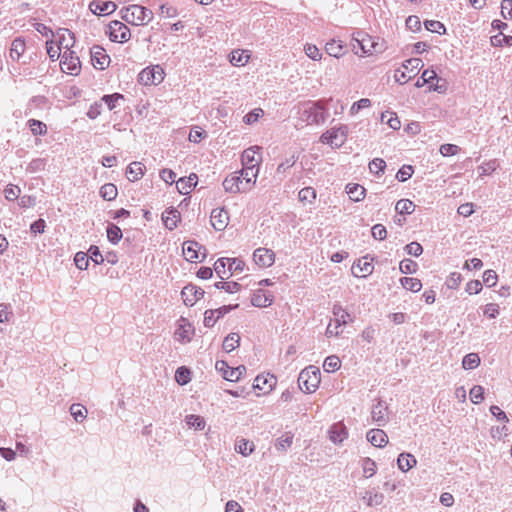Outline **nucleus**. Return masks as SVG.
Wrapping results in <instances>:
<instances>
[{"label": "nucleus", "instance_id": "nucleus-43", "mask_svg": "<svg viewBox=\"0 0 512 512\" xmlns=\"http://www.w3.org/2000/svg\"><path fill=\"white\" fill-rule=\"evenodd\" d=\"M240 344V336L238 333H230L228 334L224 341H223V349L226 351V352H231L233 351L236 347H238Z\"/></svg>", "mask_w": 512, "mask_h": 512}, {"label": "nucleus", "instance_id": "nucleus-39", "mask_svg": "<svg viewBox=\"0 0 512 512\" xmlns=\"http://www.w3.org/2000/svg\"><path fill=\"white\" fill-rule=\"evenodd\" d=\"M59 46L65 50H71V48L75 44L74 34L70 32L68 29L62 30V33L59 34Z\"/></svg>", "mask_w": 512, "mask_h": 512}, {"label": "nucleus", "instance_id": "nucleus-13", "mask_svg": "<svg viewBox=\"0 0 512 512\" xmlns=\"http://www.w3.org/2000/svg\"><path fill=\"white\" fill-rule=\"evenodd\" d=\"M244 181L238 175L237 172L226 177L223 181V188L229 193H246L248 192V186L244 187Z\"/></svg>", "mask_w": 512, "mask_h": 512}, {"label": "nucleus", "instance_id": "nucleus-45", "mask_svg": "<svg viewBox=\"0 0 512 512\" xmlns=\"http://www.w3.org/2000/svg\"><path fill=\"white\" fill-rule=\"evenodd\" d=\"M117 187L113 183H106L100 188V195L104 200L112 201L117 197Z\"/></svg>", "mask_w": 512, "mask_h": 512}, {"label": "nucleus", "instance_id": "nucleus-9", "mask_svg": "<svg viewBox=\"0 0 512 512\" xmlns=\"http://www.w3.org/2000/svg\"><path fill=\"white\" fill-rule=\"evenodd\" d=\"M109 36L111 41L123 43L130 39L131 33L124 23L114 20L109 24Z\"/></svg>", "mask_w": 512, "mask_h": 512}, {"label": "nucleus", "instance_id": "nucleus-56", "mask_svg": "<svg viewBox=\"0 0 512 512\" xmlns=\"http://www.w3.org/2000/svg\"><path fill=\"white\" fill-rule=\"evenodd\" d=\"M217 289L224 290L228 293H236L240 291L241 285L237 282H216L214 285Z\"/></svg>", "mask_w": 512, "mask_h": 512}, {"label": "nucleus", "instance_id": "nucleus-47", "mask_svg": "<svg viewBox=\"0 0 512 512\" xmlns=\"http://www.w3.org/2000/svg\"><path fill=\"white\" fill-rule=\"evenodd\" d=\"M381 120L385 121L393 130H398L401 127V122L394 112L386 111L382 113Z\"/></svg>", "mask_w": 512, "mask_h": 512}, {"label": "nucleus", "instance_id": "nucleus-36", "mask_svg": "<svg viewBox=\"0 0 512 512\" xmlns=\"http://www.w3.org/2000/svg\"><path fill=\"white\" fill-rule=\"evenodd\" d=\"M199 244L195 241H186L183 244V254L186 260L193 262L198 259Z\"/></svg>", "mask_w": 512, "mask_h": 512}, {"label": "nucleus", "instance_id": "nucleus-51", "mask_svg": "<svg viewBox=\"0 0 512 512\" xmlns=\"http://www.w3.org/2000/svg\"><path fill=\"white\" fill-rule=\"evenodd\" d=\"M106 232L107 238L112 244H117L122 238V231L115 224H109Z\"/></svg>", "mask_w": 512, "mask_h": 512}, {"label": "nucleus", "instance_id": "nucleus-32", "mask_svg": "<svg viewBox=\"0 0 512 512\" xmlns=\"http://www.w3.org/2000/svg\"><path fill=\"white\" fill-rule=\"evenodd\" d=\"M145 166L141 162H132L126 169L127 178L135 182L144 175Z\"/></svg>", "mask_w": 512, "mask_h": 512}, {"label": "nucleus", "instance_id": "nucleus-30", "mask_svg": "<svg viewBox=\"0 0 512 512\" xmlns=\"http://www.w3.org/2000/svg\"><path fill=\"white\" fill-rule=\"evenodd\" d=\"M250 53L248 50H233L229 55V61L233 66L241 67L248 63Z\"/></svg>", "mask_w": 512, "mask_h": 512}, {"label": "nucleus", "instance_id": "nucleus-57", "mask_svg": "<svg viewBox=\"0 0 512 512\" xmlns=\"http://www.w3.org/2000/svg\"><path fill=\"white\" fill-rule=\"evenodd\" d=\"M46 166V159L44 158H36L33 159L26 168V171L29 173H36L40 172L45 169Z\"/></svg>", "mask_w": 512, "mask_h": 512}, {"label": "nucleus", "instance_id": "nucleus-46", "mask_svg": "<svg viewBox=\"0 0 512 512\" xmlns=\"http://www.w3.org/2000/svg\"><path fill=\"white\" fill-rule=\"evenodd\" d=\"M415 209L414 203L409 199H401L395 205V210L400 215L411 214Z\"/></svg>", "mask_w": 512, "mask_h": 512}, {"label": "nucleus", "instance_id": "nucleus-3", "mask_svg": "<svg viewBox=\"0 0 512 512\" xmlns=\"http://www.w3.org/2000/svg\"><path fill=\"white\" fill-rule=\"evenodd\" d=\"M320 371L315 366L303 369L298 377L299 388L306 393H313L320 384Z\"/></svg>", "mask_w": 512, "mask_h": 512}, {"label": "nucleus", "instance_id": "nucleus-11", "mask_svg": "<svg viewBox=\"0 0 512 512\" xmlns=\"http://www.w3.org/2000/svg\"><path fill=\"white\" fill-rule=\"evenodd\" d=\"M215 367L222 373L224 379L231 382L238 381L241 375L246 371V368L242 365L231 368L225 361H217Z\"/></svg>", "mask_w": 512, "mask_h": 512}, {"label": "nucleus", "instance_id": "nucleus-2", "mask_svg": "<svg viewBox=\"0 0 512 512\" xmlns=\"http://www.w3.org/2000/svg\"><path fill=\"white\" fill-rule=\"evenodd\" d=\"M120 15L126 23L134 26L147 25L154 17V14L150 9L138 4L123 7L120 10Z\"/></svg>", "mask_w": 512, "mask_h": 512}, {"label": "nucleus", "instance_id": "nucleus-22", "mask_svg": "<svg viewBox=\"0 0 512 512\" xmlns=\"http://www.w3.org/2000/svg\"><path fill=\"white\" fill-rule=\"evenodd\" d=\"M276 378L273 375H258L253 383V388L260 390L263 394L269 393L276 385Z\"/></svg>", "mask_w": 512, "mask_h": 512}, {"label": "nucleus", "instance_id": "nucleus-27", "mask_svg": "<svg viewBox=\"0 0 512 512\" xmlns=\"http://www.w3.org/2000/svg\"><path fill=\"white\" fill-rule=\"evenodd\" d=\"M258 168L254 166H243L240 172H237L241 179L244 181V187L248 186V191L252 189L258 176Z\"/></svg>", "mask_w": 512, "mask_h": 512}, {"label": "nucleus", "instance_id": "nucleus-64", "mask_svg": "<svg viewBox=\"0 0 512 512\" xmlns=\"http://www.w3.org/2000/svg\"><path fill=\"white\" fill-rule=\"evenodd\" d=\"M501 15L504 19L512 20V0H502Z\"/></svg>", "mask_w": 512, "mask_h": 512}, {"label": "nucleus", "instance_id": "nucleus-1", "mask_svg": "<svg viewBox=\"0 0 512 512\" xmlns=\"http://www.w3.org/2000/svg\"><path fill=\"white\" fill-rule=\"evenodd\" d=\"M299 120L307 125L325 122L327 114L322 101H306L298 106Z\"/></svg>", "mask_w": 512, "mask_h": 512}, {"label": "nucleus", "instance_id": "nucleus-21", "mask_svg": "<svg viewBox=\"0 0 512 512\" xmlns=\"http://www.w3.org/2000/svg\"><path fill=\"white\" fill-rule=\"evenodd\" d=\"M261 147L252 146L243 151L241 160L243 166H254L258 168V165L261 161V157L259 155Z\"/></svg>", "mask_w": 512, "mask_h": 512}, {"label": "nucleus", "instance_id": "nucleus-59", "mask_svg": "<svg viewBox=\"0 0 512 512\" xmlns=\"http://www.w3.org/2000/svg\"><path fill=\"white\" fill-rule=\"evenodd\" d=\"M304 51L307 57H309L311 60L319 61L322 58V53L318 49V47L314 44L307 43L304 46Z\"/></svg>", "mask_w": 512, "mask_h": 512}, {"label": "nucleus", "instance_id": "nucleus-12", "mask_svg": "<svg viewBox=\"0 0 512 512\" xmlns=\"http://www.w3.org/2000/svg\"><path fill=\"white\" fill-rule=\"evenodd\" d=\"M253 260L260 268H268L275 262V253L268 248H257L253 253Z\"/></svg>", "mask_w": 512, "mask_h": 512}, {"label": "nucleus", "instance_id": "nucleus-24", "mask_svg": "<svg viewBox=\"0 0 512 512\" xmlns=\"http://www.w3.org/2000/svg\"><path fill=\"white\" fill-rule=\"evenodd\" d=\"M198 177L195 173L190 174L188 177H182L176 182V188L182 195H188L193 188L197 185Z\"/></svg>", "mask_w": 512, "mask_h": 512}, {"label": "nucleus", "instance_id": "nucleus-14", "mask_svg": "<svg viewBox=\"0 0 512 512\" xmlns=\"http://www.w3.org/2000/svg\"><path fill=\"white\" fill-rule=\"evenodd\" d=\"M194 334V327L184 317L178 320V327L175 331V339L179 342L187 343L190 342Z\"/></svg>", "mask_w": 512, "mask_h": 512}, {"label": "nucleus", "instance_id": "nucleus-33", "mask_svg": "<svg viewBox=\"0 0 512 512\" xmlns=\"http://www.w3.org/2000/svg\"><path fill=\"white\" fill-rule=\"evenodd\" d=\"M180 219V213L176 209H170L163 213L162 220L165 227L169 230H173L177 227V223Z\"/></svg>", "mask_w": 512, "mask_h": 512}, {"label": "nucleus", "instance_id": "nucleus-20", "mask_svg": "<svg viewBox=\"0 0 512 512\" xmlns=\"http://www.w3.org/2000/svg\"><path fill=\"white\" fill-rule=\"evenodd\" d=\"M374 266L372 260H368L367 257H363L352 266V274L355 277L365 278L372 274Z\"/></svg>", "mask_w": 512, "mask_h": 512}, {"label": "nucleus", "instance_id": "nucleus-37", "mask_svg": "<svg viewBox=\"0 0 512 512\" xmlns=\"http://www.w3.org/2000/svg\"><path fill=\"white\" fill-rule=\"evenodd\" d=\"M187 426L196 431H202L206 427V421L204 417L200 415L190 414L185 417Z\"/></svg>", "mask_w": 512, "mask_h": 512}, {"label": "nucleus", "instance_id": "nucleus-54", "mask_svg": "<svg viewBox=\"0 0 512 512\" xmlns=\"http://www.w3.org/2000/svg\"><path fill=\"white\" fill-rule=\"evenodd\" d=\"M226 266H228V263H227V259L226 258H219L215 263H214V271L216 272V274L221 278V279H225V278H228L230 276V274L228 273V271L226 270Z\"/></svg>", "mask_w": 512, "mask_h": 512}, {"label": "nucleus", "instance_id": "nucleus-38", "mask_svg": "<svg viewBox=\"0 0 512 512\" xmlns=\"http://www.w3.org/2000/svg\"><path fill=\"white\" fill-rule=\"evenodd\" d=\"M294 439V434L290 431L283 433L275 441V448L278 451H286L291 447Z\"/></svg>", "mask_w": 512, "mask_h": 512}, {"label": "nucleus", "instance_id": "nucleus-26", "mask_svg": "<svg viewBox=\"0 0 512 512\" xmlns=\"http://www.w3.org/2000/svg\"><path fill=\"white\" fill-rule=\"evenodd\" d=\"M361 499L368 507H375L381 505L384 502L385 496L383 493L378 492L375 488H372L362 493Z\"/></svg>", "mask_w": 512, "mask_h": 512}, {"label": "nucleus", "instance_id": "nucleus-5", "mask_svg": "<svg viewBox=\"0 0 512 512\" xmlns=\"http://www.w3.org/2000/svg\"><path fill=\"white\" fill-rule=\"evenodd\" d=\"M352 40L355 41L360 48L362 52L361 56L372 55L382 50V46L379 45L377 39L365 32L358 31L353 33Z\"/></svg>", "mask_w": 512, "mask_h": 512}, {"label": "nucleus", "instance_id": "nucleus-4", "mask_svg": "<svg viewBox=\"0 0 512 512\" xmlns=\"http://www.w3.org/2000/svg\"><path fill=\"white\" fill-rule=\"evenodd\" d=\"M423 66L422 60L419 58H411L402 64V68L395 70L394 79L399 84H405L413 76H415Z\"/></svg>", "mask_w": 512, "mask_h": 512}, {"label": "nucleus", "instance_id": "nucleus-44", "mask_svg": "<svg viewBox=\"0 0 512 512\" xmlns=\"http://www.w3.org/2000/svg\"><path fill=\"white\" fill-rule=\"evenodd\" d=\"M480 357L477 353H469L462 360V367L465 370H473L480 365Z\"/></svg>", "mask_w": 512, "mask_h": 512}, {"label": "nucleus", "instance_id": "nucleus-41", "mask_svg": "<svg viewBox=\"0 0 512 512\" xmlns=\"http://www.w3.org/2000/svg\"><path fill=\"white\" fill-rule=\"evenodd\" d=\"M361 467H362V470H363V476L365 478H371L377 472L376 462L373 459L369 458V457H365V458L362 459Z\"/></svg>", "mask_w": 512, "mask_h": 512}, {"label": "nucleus", "instance_id": "nucleus-62", "mask_svg": "<svg viewBox=\"0 0 512 512\" xmlns=\"http://www.w3.org/2000/svg\"><path fill=\"white\" fill-rule=\"evenodd\" d=\"M74 263L80 270H86L89 265V258L85 252H77L74 257Z\"/></svg>", "mask_w": 512, "mask_h": 512}, {"label": "nucleus", "instance_id": "nucleus-25", "mask_svg": "<svg viewBox=\"0 0 512 512\" xmlns=\"http://www.w3.org/2000/svg\"><path fill=\"white\" fill-rule=\"evenodd\" d=\"M273 298L272 293L258 289L252 295L251 303L255 307L264 308L272 304Z\"/></svg>", "mask_w": 512, "mask_h": 512}, {"label": "nucleus", "instance_id": "nucleus-8", "mask_svg": "<svg viewBox=\"0 0 512 512\" xmlns=\"http://www.w3.org/2000/svg\"><path fill=\"white\" fill-rule=\"evenodd\" d=\"M164 70L159 65L146 67L139 73V82L144 85H156L163 81Z\"/></svg>", "mask_w": 512, "mask_h": 512}, {"label": "nucleus", "instance_id": "nucleus-6", "mask_svg": "<svg viewBox=\"0 0 512 512\" xmlns=\"http://www.w3.org/2000/svg\"><path fill=\"white\" fill-rule=\"evenodd\" d=\"M348 134V127L346 125H340L339 127L331 128L330 130L323 133L320 137L322 143L329 144L331 147H341Z\"/></svg>", "mask_w": 512, "mask_h": 512}, {"label": "nucleus", "instance_id": "nucleus-31", "mask_svg": "<svg viewBox=\"0 0 512 512\" xmlns=\"http://www.w3.org/2000/svg\"><path fill=\"white\" fill-rule=\"evenodd\" d=\"M332 313L338 326L346 325L351 320L350 314L338 303L333 305Z\"/></svg>", "mask_w": 512, "mask_h": 512}, {"label": "nucleus", "instance_id": "nucleus-58", "mask_svg": "<svg viewBox=\"0 0 512 512\" xmlns=\"http://www.w3.org/2000/svg\"><path fill=\"white\" fill-rule=\"evenodd\" d=\"M175 380L180 385H185L190 381V371L186 367H179L175 372Z\"/></svg>", "mask_w": 512, "mask_h": 512}, {"label": "nucleus", "instance_id": "nucleus-15", "mask_svg": "<svg viewBox=\"0 0 512 512\" xmlns=\"http://www.w3.org/2000/svg\"><path fill=\"white\" fill-rule=\"evenodd\" d=\"M204 293L202 288L189 284L182 289L181 296L186 306H193L204 296Z\"/></svg>", "mask_w": 512, "mask_h": 512}, {"label": "nucleus", "instance_id": "nucleus-55", "mask_svg": "<svg viewBox=\"0 0 512 512\" xmlns=\"http://www.w3.org/2000/svg\"><path fill=\"white\" fill-rule=\"evenodd\" d=\"M228 263V273L242 272L245 268V262L238 258H226Z\"/></svg>", "mask_w": 512, "mask_h": 512}, {"label": "nucleus", "instance_id": "nucleus-42", "mask_svg": "<svg viewBox=\"0 0 512 512\" xmlns=\"http://www.w3.org/2000/svg\"><path fill=\"white\" fill-rule=\"evenodd\" d=\"M402 287L411 292H418L422 288V283L418 278L403 277L400 279Z\"/></svg>", "mask_w": 512, "mask_h": 512}, {"label": "nucleus", "instance_id": "nucleus-40", "mask_svg": "<svg viewBox=\"0 0 512 512\" xmlns=\"http://www.w3.org/2000/svg\"><path fill=\"white\" fill-rule=\"evenodd\" d=\"M70 414L77 423H82L86 418L88 411L85 406L79 403H74L70 406Z\"/></svg>", "mask_w": 512, "mask_h": 512}, {"label": "nucleus", "instance_id": "nucleus-7", "mask_svg": "<svg viewBox=\"0 0 512 512\" xmlns=\"http://www.w3.org/2000/svg\"><path fill=\"white\" fill-rule=\"evenodd\" d=\"M60 66L63 72L71 75H78L81 70L80 59L73 50L63 51Z\"/></svg>", "mask_w": 512, "mask_h": 512}, {"label": "nucleus", "instance_id": "nucleus-63", "mask_svg": "<svg viewBox=\"0 0 512 512\" xmlns=\"http://www.w3.org/2000/svg\"><path fill=\"white\" fill-rule=\"evenodd\" d=\"M414 173L411 165H403L397 172L396 178L400 182H405L412 177Z\"/></svg>", "mask_w": 512, "mask_h": 512}, {"label": "nucleus", "instance_id": "nucleus-17", "mask_svg": "<svg viewBox=\"0 0 512 512\" xmlns=\"http://www.w3.org/2000/svg\"><path fill=\"white\" fill-rule=\"evenodd\" d=\"M117 9L113 1L92 0L89 3V10L99 16L109 15Z\"/></svg>", "mask_w": 512, "mask_h": 512}, {"label": "nucleus", "instance_id": "nucleus-34", "mask_svg": "<svg viewBox=\"0 0 512 512\" xmlns=\"http://www.w3.org/2000/svg\"><path fill=\"white\" fill-rule=\"evenodd\" d=\"M26 49V44L23 38L18 37L15 38L11 43L10 48V57L14 61H18L20 57L24 54Z\"/></svg>", "mask_w": 512, "mask_h": 512}, {"label": "nucleus", "instance_id": "nucleus-61", "mask_svg": "<svg viewBox=\"0 0 512 512\" xmlns=\"http://www.w3.org/2000/svg\"><path fill=\"white\" fill-rule=\"evenodd\" d=\"M469 394L474 404H479L484 400V388L480 385L473 386Z\"/></svg>", "mask_w": 512, "mask_h": 512}, {"label": "nucleus", "instance_id": "nucleus-52", "mask_svg": "<svg viewBox=\"0 0 512 512\" xmlns=\"http://www.w3.org/2000/svg\"><path fill=\"white\" fill-rule=\"evenodd\" d=\"M418 269V264L412 259H404L400 262L399 270L403 274H414Z\"/></svg>", "mask_w": 512, "mask_h": 512}, {"label": "nucleus", "instance_id": "nucleus-28", "mask_svg": "<svg viewBox=\"0 0 512 512\" xmlns=\"http://www.w3.org/2000/svg\"><path fill=\"white\" fill-rule=\"evenodd\" d=\"M416 465L417 460L414 455L405 452L399 454L397 458V466L402 472H408Z\"/></svg>", "mask_w": 512, "mask_h": 512}, {"label": "nucleus", "instance_id": "nucleus-16", "mask_svg": "<svg viewBox=\"0 0 512 512\" xmlns=\"http://www.w3.org/2000/svg\"><path fill=\"white\" fill-rule=\"evenodd\" d=\"M91 62L94 68L104 70L110 63V57L106 54V51L100 46H94L91 48Z\"/></svg>", "mask_w": 512, "mask_h": 512}, {"label": "nucleus", "instance_id": "nucleus-48", "mask_svg": "<svg viewBox=\"0 0 512 512\" xmlns=\"http://www.w3.org/2000/svg\"><path fill=\"white\" fill-rule=\"evenodd\" d=\"M316 191L312 187H304L298 193V198L302 203L312 204L316 199Z\"/></svg>", "mask_w": 512, "mask_h": 512}, {"label": "nucleus", "instance_id": "nucleus-60", "mask_svg": "<svg viewBox=\"0 0 512 512\" xmlns=\"http://www.w3.org/2000/svg\"><path fill=\"white\" fill-rule=\"evenodd\" d=\"M425 28L431 32L438 33V34H444L446 31V28L444 24H442L440 21L436 20H426L424 22Z\"/></svg>", "mask_w": 512, "mask_h": 512}, {"label": "nucleus", "instance_id": "nucleus-29", "mask_svg": "<svg viewBox=\"0 0 512 512\" xmlns=\"http://www.w3.org/2000/svg\"><path fill=\"white\" fill-rule=\"evenodd\" d=\"M325 51L329 56L340 58L342 57L346 50L345 46L343 45L342 41L332 39L325 45Z\"/></svg>", "mask_w": 512, "mask_h": 512}, {"label": "nucleus", "instance_id": "nucleus-53", "mask_svg": "<svg viewBox=\"0 0 512 512\" xmlns=\"http://www.w3.org/2000/svg\"><path fill=\"white\" fill-rule=\"evenodd\" d=\"M28 126L32 134L35 136L44 135L47 132V126L43 122L36 119H30L28 121Z\"/></svg>", "mask_w": 512, "mask_h": 512}, {"label": "nucleus", "instance_id": "nucleus-23", "mask_svg": "<svg viewBox=\"0 0 512 512\" xmlns=\"http://www.w3.org/2000/svg\"><path fill=\"white\" fill-rule=\"evenodd\" d=\"M348 437L347 427L342 422L334 423L329 429V438L335 444L342 443Z\"/></svg>", "mask_w": 512, "mask_h": 512}, {"label": "nucleus", "instance_id": "nucleus-50", "mask_svg": "<svg viewBox=\"0 0 512 512\" xmlns=\"http://www.w3.org/2000/svg\"><path fill=\"white\" fill-rule=\"evenodd\" d=\"M254 450V445L246 439L239 440L235 445V451L243 456H249Z\"/></svg>", "mask_w": 512, "mask_h": 512}, {"label": "nucleus", "instance_id": "nucleus-19", "mask_svg": "<svg viewBox=\"0 0 512 512\" xmlns=\"http://www.w3.org/2000/svg\"><path fill=\"white\" fill-rule=\"evenodd\" d=\"M366 439L371 445L383 448L388 443V436L386 432L379 428H373L367 431Z\"/></svg>", "mask_w": 512, "mask_h": 512}, {"label": "nucleus", "instance_id": "nucleus-10", "mask_svg": "<svg viewBox=\"0 0 512 512\" xmlns=\"http://www.w3.org/2000/svg\"><path fill=\"white\" fill-rule=\"evenodd\" d=\"M371 419L379 427L385 426L388 421V405L383 400H378L371 410Z\"/></svg>", "mask_w": 512, "mask_h": 512}, {"label": "nucleus", "instance_id": "nucleus-35", "mask_svg": "<svg viewBox=\"0 0 512 512\" xmlns=\"http://www.w3.org/2000/svg\"><path fill=\"white\" fill-rule=\"evenodd\" d=\"M365 188L359 184H348L346 186V193L349 195V198L354 202H359L365 197Z\"/></svg>", "mask_w": 512, "mask_h": 512}, {"label": "nucleus", "instance_id": "nucleus-49", "mask_svg": "<svg viewBox=\"0 0 512 512\" xmlns=\"http://www.w3.org/2000/svg\"><path fill=\"white\" fill-rule=\"evenodd\" d=\"M340 366L341 361L339 357L335 355L328 356L323 363V369L328 373L337 371Z\"/></svg>", "mask_w": 512, "mask_h": 512}, {"label": "nucleus", "instance_id": "nucleus-18", "mask_svg": "<svg viewBox=\"0 0 512 512\" xmlns=\"http://www.w3.org/2000/svg\"><path fill=\"white\" fill-rule=\"evenodd\" d=\"M210 221L215 230L223 231L229 222L228 212L223 208L213 209L210 215Z\"/></svg>", "mask_w": 512, "mask_h": 512}]
</instances>
